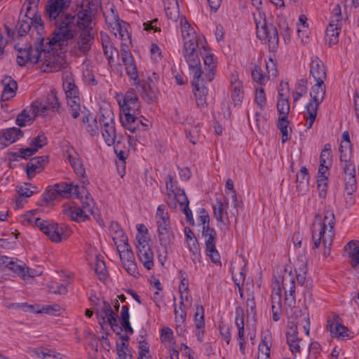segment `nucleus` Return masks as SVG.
Segmentation results:
<instances>
[{"label": "nucleus", "mask_w": 359, "mask_h": 359, "mask_svg": "<svg viewBox=\"0 0 359 359\" xmlns=\"http://www.w3.org/2000/svg\"><path fill=\"white\" fill-rule=\"evenodd\" d=\"M86 12L80 11L77 13V18L71 14L66 15L53 32L51 39L48 40L49 46H63L68 40L74 39L77 27L86 29L93 28L91 22L93 16Z\"/></svg>", "instance_id": "nucleus-1"}, {"label": "nucleus", "mask_w": 359, "mask_h": 359, "mask_svg": "<svg viewBox=\"0 0 359 359\" xmlns=\"http://www.w3.org/2000/svg\"><path fill=\"white\" fill-rule=\"evenodd\" d=\"M72 194L81 200L82 209H93L91 205H94L93 199L88 196L89 194L86 188L84 187H79L78 185L74 186L72 183L61 182L48 186L42 194V199L48 204L60 197H68Z\"/></svg>", "instance_id": "nucleus-2"}, {"label": "nucleus", "mask_w": 359, "mask_h": 359, "mask_svg": "<svg viewBox=\"0 0 359 359\" xmlns=\"http://www.w3.org/2000/svg\"><path fill=\"white\" fill-rule=\"evenodd\" d=\"M116 98L121 109L120 121L122 126L132 133L140 130L135 116L140 109V102L135 91H126L124 95L116 93Z\"/></svg>", "instance_id": "nucleus-3"}, {"label": "nucleus", "mask_w": 359, "mask_h": 359, "mask_svg": "<svg viewBox=\"0 0 359 359\" xmlns=\"http://www.w3.org/2000/svg\"><path fill=\"white\" fill-rule=\"evenodd\" d=\"M41 36L38 38L39 42L35 43L34 48L31 46L25 45V47L20 46L19 44L15 45V49L18 51L17 62L20 66H24L29 61L33 63H37L40 61L41 55L43 53L45 55L49 53L51 50L55 48L57 45L49 46L48 40Z\"/></svg>", "instance_id": "nucleus-4"}, {"label": "nucleus", "mask_w": 359, "mask_h": 359, "mask_svg": "<svg viewBox=\"0 0 359 359\" xmlns=\"http://www.w3.org/2000/svg\"><path fill=\"white\" fill-rule=\"evenodd\" d=\"M257 36L262 40L268 42L271 51H275L278 46L279 37L276 27L273 24H267L266 19L258 21L255 18Z\"/></svg>", "instance_id": "nucleus-5"}, {"label": "nucleus", "mask_w": 359, "mask_h": 359, "mask_svg": "<svg viewBox=\"0 0 359 359\" xmlns=\"http://www.w3.org/2000/svg\"><path fill=\"white\" fill-rule=\"evenodd\" d=\"M72 0H48L46 5L45 16L50 21H55L59 25L61 20L67 15L65 11L69 7Z\"/></svg>", "instance_id": "nucleus-6"}, {"label": "nucleus", "mask_w": 359, "mask_h": 359, "mask_svg": "<svg viewBox=\"0 0 359 359\" xmlns=\"http://www.w3.org/2000/svg\"><path fill=\"white\" fill-rule=\"evenodd\" d=\"M95 315L102 327L107 323L114 332H116L115 327H117L120 330V332H122V329L119 327L118 323V315L116 311L111 309V304L107 301L103 300L100 309L95 311Z\"/></svg>", "instance_id": "nucleus-7"}, {"label": "nucleus", "mask_w": 359, "mask_h": 359, "mask_svg": "<svg viewBox=\"0 0 359 359\" xmlns=\"http://www.w3.org/2000/svg\"><path fill=\"white\" fill-rule=\"evenodd\" d=\"M310 74L314 83L313 84L312 81H309L311 90H325L326 86L324 81L326 79L327 74L324 64L318 57H316L311 61Z\"/></svg>", "instance_id": "nucleus-8"}, {"label": "nucleus", "mask_w": 359, "mask_h": 359, "mask_svg": "<svg viewBox=\"0 0 359 359\" xmlns=\"http://www.w3.org/2000/svg\"><path fill=\"white\" fill-rule=\"evenodd\" d=\"M311 100L306 105L308 116L305 117V126L307 129H310L317 116V110L319 104L323 101L325 96V91H311Z\"/></svg>", "instance_id": "nucleus-9"}, {"label": "nucleus", "mask_w": 359, "mask_h": 359, "mask_svg": "<svg viewBox=\"0 0 359 359\" xmlns=\"http://www.w3.org/2000/svg\"><path fill=\"white\" fill-rule=\"evenodd\" d=\"M203 236L205 239L206 255L208 256L211 261L214 263H219L220 262V256L218 251L216 250V231L213 228L210 226L203 227Z\"/></svg>", "instance_id": "nucleus-10"}, {"label": "nucleus", "mask_w": 359, "mask_h": 359, "mask_svg": "<svg viewBox=\"0 0 359 359\" xmlns=\"http://www.w3.org/2000/svg\"><path fill=\"white\" fill-rule=\"evenodd\" d=\"M35 225L54 242H60L62 240V229L57 224L43 220L40 218L35 219Z\"/></svg>", "instance_id": "nucleus-11"}, {"label": "nucleus", "mask_w": 359, "mask_h": 359, "mask_svg": "<svg viewBox=\"0 0 359 359\" xmlns=\"http://www.w3.org/2000/svg\"><path fill=\"white\" fill-rule=\"evenodd\" d=\"M37 105L39 111V116H44L48 110L59 112L60 104L56 95L55 91H51L46 100H36L34 102Z\"/></svg>", "instance_id": "nucleus-12"}, {"label": "nucleus", "mask_w": 359, "mask_h": 359, "mask_svg": "<svg viewBox=\"0 0 359 359\" xmlns=\"http://www.w3.org/2000/svg\"><path fill=\"white\" fill-rule=\"evenodd\" d=\"M282 285L285 293V304L290 307H292L296 302L294 296L295 280L294 276L291 273L283 276Z\"/></svg>", "instance_id": "nucleus-13"}, {"label": "nucleus", "mask_w": 359, "mask_h": 359, "mask_svg": "<svg viewBox=\"0 0 359 359\" xmlns=\"http://www.w3.org/2000/svg\"><path fill=\"white\" fill-rule=\"evenodd\" d=\"M235 324L238 328L237 340L238 341L240 351L243 354H245L246 341L245 337L244 311L241 306H238L236 309Z\"/></svg>", "instance_id": "nucleus-14"}, {"label": "nucleus", "mask_w": 359, "mask_h": 359, "mask_svg": "<svg viewBox=\"0 0 359 359\" xmlns=\"http://www.w3.org/2000/svg\"><path fill=\"white\" fill-rule=\"evenodd\" d=\"M39 116V108L33 102L29 107H27L17 116L15 123L20 127H25L31 125L36 116Z\"/></svg>", "instance_id": "nucleus-15"}, {"label": "nucleus", "mask_w": 359, "mask_h": 359, "mask_svg": "<svg viewBox=\"0 0 359 359\" xmlns=\"http://www.w3.org/2000/svg\"><path fill=\"white\" fill-rule=\"evenodd\" d=\"M63 211L67 216L75 222L86 221L88 219L89 215L94 214L93 209L83 210L74 205H65Z\"/></svg>", "instance_id": "nucleus-16"}, {"label": "nucleus", "mask_w": 359, "mask_h": 359, "mask_svg": "<svg viewBox=\"0 0 359 359\" xmlns=\"http://www.w3.org/2000/svg\"><path fill=\"white\" fill-rule=\"evenodd\" d=\"M81 29V32L77 41L78 49L83 54L87 55L94 41V34L92 33L93 28Z\"/></svg>", "instance_id": "nucleus-17"}, {"label": "nucleus", "mask_w": 359, "mask_h": 359, "mask_svg": "<svg viewBox=\"0 0 359 359\" xmlns=\"http://www.w3.org/2000/svg\"><path fill=\"white\" fill-rule=\"evenodd\" d=\"M46 163H48V156H36L31 158L26 168L28 178L32 179L37 173L41 172Z\"/></svg>", "instance_id": "nucleus-18"}, {"label": "nucleus", "mask_w": 359, "mask_h": 359, "mask_svg": "<svg viewBox=\"0 0 359 359\" xmlns=\"http://www.w3.org/2000/svg\"><path fill=\"white\" fill-rule=\"evenodd\" d=\"M327 328L330 332L333 337L341 339L353 338V332L343 324L337 322H331L330 320H327Z\"/></svg>", "instance_id": "nucleus-19"}, {"label": "nucleus", "mask_w": 359, "mask_h": 359, "mask_svg": "<svg viewBox=\"0 0 359 359\" xmlns=\"http://www.w3.org/2000/svg\"><path fill=\"white\" fill-rule=\"evenodd\" d=\"M23 136V132L20 128H11L2 131L0 135V149L15 142Z\"/></svg>", "instance_id": "nucleus-20"}, {"label": "nucleus", "mask_w": 359, "mask_h": 359, "mask_svg": "<svg viewBox=\"0 0 359 359\" xmlns=\"http://www.w3.org/2000/svg\"><path fill=\"white\" fill-rule=\"evenodd\" d=\"M203 48V52H201V56L203 57L205 69L207 73L205 74L206 80L210 82L213 80L215 74L216 63L214 59V55L209 53L205 46Z\"/></svg>", "instance_id": "nucleus-21"}, {"label": "nucleus", "mask_w": 359, "mask_h": 359, "mask_svg": "<svg viewBox=\"0 0 359 359\" xmlns=\"http://www.w3.org/2000/svg\"><path fill=\"white\" fill-rule=\"evenodd\" d=\"M47 57V55H45ZM43 62V66L41 67L43 72H57L67 67V63L60 57L58 56H48Z\"/></svg>", "instance_id": "nucleus-22"}, {"label": "nucleus", "mask_w": 359, "mask_h": 359, "mask_svg": "<svg viewBox=\"0 0 359 359\" xmlns=\"http://www.w3.org/2000/svg\"><path fill=\"white\" fill-rule=\"evenodd\" d=\"M65 94L71 114L74 118H76L79 116L81 109L79 91H65Z\"/></svg>", "instance_id": "nucleus-23"}, {"label": "nucleus", "mask_w": 359, "mask_h": 359, "mask_svg": "<svg viewBox=\"0 0 359 359\" xmlns=\"http://www.w3.org/2000/svg\"><path fill=\"white\" fill-rule=\"evenodd\" d=\"M138 257L144 266L150 270L154 266V254L149 244L138 247Z\"/></svg>", "instance_id": "nucleus-24"}, {"label": "nucleus", "mask_w": 359, "mask_h": 359, "mask_svg": "<svg viewBox=\"0 0 359 359\" xmlns=\"http://www.w3.org/2000/svg\"><path fill=\"white\" fill-rule=\"evenodd\" d=\"M99 124L101 128L109 125H115L114 114L109 104H105L100 108L98 114Z\"/></svg>", "instance_id": "nucleus-25"}, {"label": "nucleus", "mask_w": 359, "mask_h": 359, "mask_svg": "<svg viewBox=\"0 0 359 359\" xmlns=\"http://www.w3.org/2000/svg\"><path fill=\"white\" fill-rule=\"evenodd\" d=\"M158 238L159 243L165 252L167 249L173 244L175 235L171 228L157 229Z\"/></svg>", "instance_id": "nucleus-26"}, {"label": "nucleus", "mask_w": 359, "mask_h": 359, "mask_svg": "<svg viewBox=\"0 0 359 359\" xmlns=\"http://www.w3.org/2000/svg\"><path fill=\"white\" fill-rule=\"evenodd\" d=\"M344 250L351 259V266L355 268L359 265V241H351L344 246Z\"/></svg>", "instance_id": "nucleus-27"}, {"label": "nucleus", "mask_w": 359, "mask_h": 359, "mask_svg": "<svg viewBox=\"0 0 359 359\" xmlns=\"http://www.w3.org/2000/svg\"><path fill=\"white\" fill-rule=\"evenodd\" d=\"M155 219L157 229L171 228L168 212L163 205L158 207Z\"/></svg>", "instance_id": "nucleus-28"}, {"label": "nucleus", "mask_w": 359, "mask_h": 359, "mask_svg": "<svg viewBox=\"0 0 359 359\" xmlns=\"http://www.w3.org/2000/svg\"><path fill=\"white\" fill-rule=\"evenodd\" d=\"M289 91L279 92V97L277 102V109L281 116L287 117L290 111Z\"/></svg>", "instance_id": "nucleus-29"}, {"label": "nucleus", "mask_w": 359, "mask_h": 359, "mask_svg": "<svg viewBox=\"0 0 359 359\" xmlns=\"http://www.w3.org/2000/svg\"><path fill=\"white\" fill-rule=\"evenodd\" d=\"M102 45L104 54L107 58L109 64H111L114 62L113 55H118V50L113 46L107 35H102Z\"/></svg>", "instance_id": "nucleus-30"}, {"label": "nucleus", "mask_w": 359, "mask_h": 359, "mask_svg": "<svg viewBox=\"0 0 359 359\" xmlns=\"http://www.w3.org/2000/svg\"><path fill=\"white\" fill-rule=\"evenodd\" d=\"M111 13L113 14V20L115 24V27H114V29L116 28L122 40H126V39H130V36L128 31L129 24L123 20H121L118 15L117 14H114L113 8H111Z\"/></svg>", "instance_id": "nucleus-31"}, {"label": "nucleus", "mask_w": 359, "mask_h": 359, "mask_svg": "<svg viewBox=\"0 0 359 359\" xmlns=\"http://www.w3.org/2000/svg\"><path fill=\"white\" fill-rule=\"evenodd\" d=\"M82 121L86 126V129L91 136H95L99 134V126L97 118L88 114L83 117Z\"/></svg>", "instance_id": "nucleus-32"}, {"label": "nucleus", "mask_w": 359, "mask_h": 359, "mask_svg": "<svg viewBox=\"0 0 359 359\" xmlns=\"http://www.w3.org/2000/svg\"><path fill=\"white\" fill-rule=\"evenodd\" d=\"M101 132L104 142L108 146H111L114 144L116 137L115 125H108L101 128Z\"/></svg>", "instance_id": "nucleus-33"}, {"label": "nucleus", "mask_w": 359, "mask_h": 359, "mask_svg": "<svg viewBox=\"0 0 359 359\" xmlns=\"http://www.w3.org/2000/svg\"><path fill=\"white\" fill-rule=\"evenodd\" d=\"M351 154H348L346 158L344 157V154H340L341 165L346 177L355 175V165L351 161Z\"/></svg>", "instance_id": "nucleus-34"}, {"label": "nucleus", "mask_w": 359, "mask_h": 359, "mask_svg": "<svg viewBox=\"0 0 359 359\" xmlns=\"http://www.w3.org/2000/svg\"><path fill=\"white\" fill-rule=\"evenodd\" d=\"M192 69L194 71L192 85L195 88V90L207 88V86H205V79L203 77V72L201 66L199 65Z\"/></svg>", "instance_id": "nucleus-35"}, {"label": "nucleus", "mask_w": 359, "mask_h": 359, "mask_svg": "<svg viewBox=\"0 0 359 359\" xmlns=\"http://www.w3.org/2000/svg\"><path fill=\"white\" fill-rule=\"evenodd\" d=\"M25 18H29V21L32 22V27H33L36 30L37 33L40 34L41 32L43 30L44 26L41 14L37 12V10L33 11V13H32L31 11L28 13V17Z\"/></svg>", "instance_id": "nucleus-36"}, {"label": "nucleus", "mask_w": 359, "mask_h": 359, "mask_svg": "<svg viewBox=\"0 0 359 359\" xmlns=\"http://www.w3.org/2000/svg\"><path fill=\"white\" fill-rule=\"evenodd\" d=\"M68 158L76 174L78 176H81L82 178H86L85 168L83 166L81 160L79 158L73 156L71 154L68 155Z\"/></svg>", "instance_id": "nucleus-37"}, {"label": "nucleus", "mask_w": 359, "mask_h": 359, "mask_svg": "<svg viewBox=\"0 0 359 359\" xmlns=\"http://www.w3.org/2000/svg\"><path fill=\"white\" fill-rule=\"evenodd\" d=\"M309 176L306 167H302L297 174V188L302 191L308 187Z\"/></svg>", "instance_id": "nucleus-38"}, {"label": "nucleus", "mask_w": 359, "mask_h": 359, "mask_svg": "<svg viewBox=\"0 0 359 359\" xmlns=\"http://www.w3.org/2000/svg\"><path fill=\"white\" fill-rule=\"evenodd\" d=\"M187 243L190 252L191 253V259L194 263L201 262V249L197 239H192Z\"/></svg>", "instance_id": "nucleus-39"}, {"label": "nucleus", "mask_w": 359, "mask_h": 359, "mask_svg": "<svg viewBox=\"0 0 359 359\" xmlns=\"http://www.w3.org/2000/svg\"><path fill=\"white\" fill-rule=\"evenodd\" d=\"M342 142H341L339 151L340 154H344V157H347L348 154H351V144L350 136L348 131H344L342 133Z\"/></svg>", "instance_id": "nucleus-40"}, {"label": "nucleus", "mask_w": 359, "mask_h": 359, "mask_svg": "<svg viewBox=\"0 0 359 359\" xmlns=\"http://www.w3.org/2000/svg\"><path fill=\"white\" fill-rule=\"evenodd\" d=\"M95 272L97 274L100 280H104L107 278L105 262L100 259V255H98L95 256Z\"/></svg>", "instance_id": "nucleus-41"}, {"label": "nucleus", "mask_w": 359, "mask_h": 359, "mask_svg": "<svg viewBox=\"0 0 359 359\" xmlns=\"http://www.w3.org/2000/svg\"><path fill=\"white\" fill-rule=\"evenodd\" d=\"M112 238L117 250L129 247L128 237L123 231H117L116 234L112 236Z\"/></svg>", "instance_id": "nucleus-42"}, {"label": "nucleus", "mask_w": 359, "mask_h": 359, "mask_svg": "<svg viewBox=\"0 0 359 359\" xmlns=\"http://www.w3.org/2000/svg\"><path fill=\"white\" fill-rule=\"evenodd\" d=\"M34 355L43 359H59L60 354L49 349H34Z\"/></svg>", "instance_id": "nucleus-43"}, {"label": "nucleus", "mask_w": 359, "mask_h": 359, "mask_svg": "<svg viewBox=\"0 0 359 359\" xmlns=\"http://www.w3.org/2000/svg\"><path fill=\"white\" fill-rule=\"evenodd\" d=\"M177 201L180 205L183 208L184 206H189V200L188 198L183 189H176V192L172 196L171 201Z\"/></svg>", "instance_id": "nucleus-44"}, {"label": "nucleus", "mask_w": 359, "mask_h": 359, "mask_svg": "<svg viewBox=\"0 0 359 359\" xmlns=\"http://www.w3.org/2000/svg\"><path fill=\"white\" fill-rule=\"evenodd\" d=\"M289 124V121L287 120V117L281 116L278 119V128L280 129L282 133V143L285 142L289 140L288 137V132H287V126Z\"/></svg>", "instance_id": "nucleus-45"}, {"label": "nucleus", "mask_w": 359, "mask_h": 359, "mask_svg": "<svg viewBox=\"0 0 359 359\" xmlns=\"http://www.w3.org/2000/svg\"><path fill=\"white\" fill-rule=\"evenodd\" d=\"M194 322L197 329H203L205 326L204 309L201 305L196 306Z\"/></svg>", "instance_id": "nucleus-46"}, {"label": "nucleus", "mask_w": 359, "mask_h": 359, "mask_svg": "<svg viewBox=\"0 0 359 359\" xmlns=\"http://www.w3.org/2000/svg\"><path fill=\"white\" fill-rule=\"evenodd\" d=\"M330 227L329 234L333 233L332 230L335 224L334 214L332 210L325 209L324 211L323 223Z\"/></svg>", "instance_id": "nucleus-47"}, {"label": "nucleus", "mask_w": 359, "mask_h": 359, "mask_svg": "<svg viewBox=\"0 0 359 359\" xmlns=\"http://www.w3.org/2000/svg\"><path fill=\"white\" fill-rule=\"evenodd\" d=\"M173 177L172 175H168L167 176L166 180V189L168 191V199H167V203L168 205L172 208H175L177 205L175 202H170V200L172 198V196L176 192V190L173 189V184H172Z\"/></svg>", "instance_id": "nucleus-48"}, {"label": "nucleus", "mask_w": 359, "mask_h": 359, "mask_svg": "<svg viewBox=\"0 0 359 359\" xmlns=\"http://www.w3.org/2000/svg\"><path fill=\"white\" fill-rule=\"evenodd\" d=\"M32 23L29 18L19 20L16 26L18 35L20 36L25 35L31 29Z\"/></svg>", "instance_id": "nucleus-49"}, {"label": "nucleus", "mask_w": 359, "mask_h": 359, "mask_svg": "<svg viewBox=\"0 0 359 359\" xmlns=\"http://www.w3.org/2000/svg\"><path fill=\"white\" fill-rule=\"evenodd\" d=\"M332 151L330 144H326L323 149L320 156V165H330L331 164Z\"/></svg>", "instance_id": "nucleus-50"}, {"label": "nucleus", "mask_w": 359, "mask_h": 359, "mask_svg": "<svg viewBox=\"0 0 359 359\" xmlns=\"http://www.w3.org/2000/svg\"><path fill=\"white\" fill-rule=\"evenodd\" d=\"M299 321L292 322V325L290 327L291 332H287V343L291 344L294 343L295 341H301V339L298 337L297 326L300 325Z\"/></svg>", "instance_id": "nucleus-51"}, {"label": "nucleus", "mask_w": 359, "mask_h": 359, "mask_svg": "<svg viewBox=\"0 0 359 359\" xmlns=\"http://www.w3.org/2000/svg\"><path fill=\"white\" fill-rule=\"evenodd\" d=\"M252 77L254 81L261 86L265 85L268 81V77L262 73L261 68L258 66H255V69L252 71Z\"/></svg>", "instance_id": "nucleus-52"}, {"label": "nucleus", "mask_w": 359, "mask_h": 359, "mask_svg": "<svg viewBox=\"0 0 359 359\" xmlns=\"http://www.w3.org/2000/svg\"><path fill=\"white\" fill-rule=\"evenodd\" d=\"M48 143L47 137L43 132H41L36 137L33 138L30 142V146L38 151Z\"/></svg>", "instance_id": "nucleus-53"}, {"label": "nucleus", "mask_w": 359, "mask_h": 359, "mask_svg": "<svg viewBox=\"0 0 359 359\" xmlns=\"http://www.w3.org/2000/svg\"><path fill=\"white\" fill-rule=\"evenodd\" d=\"M339 32L340 30L333 28V25H329L327 26L326 36L329 38L328 42L330 46L337 43Z\"/></svg>", "instance_id": "nucleus-54"}, {"label": "nucleus", "mask_w": 359, "mask_h": 359, "mask_svg": "<svg viewBox=\"0 0 359 359\" xmlns=\"http://www.w3.org/2000/svg\"><path fill=\"white\" fill-rule=\"evenodd\" d=\"M117 250L119 253L122 264L127 262H131L132 260L135 259L133 252L130 248H123Z\"/></svg>", "instance_id": "nucleus-55"}, {"label": "nucleus", "mask_w": 359, "mask_h": 359, "mask_svg": "<svg viewBox=\"0 0 359 359\" xmlns=\"http://www.w3.org/2000/svg\"><path fill=\"white\" fill-rule=\"evenodd\" d=\"M317 187L319 197L325 199L327 191V177L318 178Z\"/></svg>", "instance_id": "nucleus-56"}, {"label": "nucleus", "mask_w": 359, "mask_h": 359, "mask_svg": "<svg viewBox=\"0 0 359 359\" xmlns=\"http://www.w3.org/2000/svg\"><path fill=\"white\" fill-rule=\"evenodd\" d=\"M212 208L216 219L218 222H222L224 215V204L222 203L221 199L217 198L216 203L212 205Z\"/></svg>", "instance_id": "nucleus-57"}, {"label": "nucleus", "mask_w": 359, "mask_h": 359, "mask_svg": "<svg viewBox=\"0 0 359 359\" xmlns=\"http://www.w3.org/2000/svg\"><path fill=\"white\" fill-rule=\"evenodd\" d=\"M355 175H351L345 178V189L348 194L351 195L357 189Z\"/></svg>", "instance_id": "nucleus-58"}, {"label": "nucleus", "mask_w": 359, "mask_h": 359, "mask_svg": "<svg viewBox=\"0 0 359 359\" xmlns=\"http://www.w3.org/2000/svg\"><path fill=\"white\" fill-rule=\"evenodd\" d=\"M124 65H126V69L128 75L131 79L135 81V83H136L138 78V73L133 60H132V62L124 63Z\"/></svg>", "instance_id": "nucleus-59"}, {"label": "nucleus", "mask_w": 359, "mask_h": 359, "mask_svg": "<svg viewBox=\"0 0 359 359\" xmlns=\"http://www.w3.org/2000/svg\"><path fill=\"white\" fill-rule=\"evenodd\" d=\"M183 37H184V50H189V49H192V48H198V40L196 39V36L194 35V32H192L191 37L189 38V39H187L185 34H183Z\"/></svg>", "instance_id": "nucleus-60"}, {"label": "nucleus", "mask_w": 359, "mask_h": 359, "mask_svg": "<svg viewBox=\"0 0 359 359\" xmlns=\"http://www.w3.org/2000/svg\"><path fill=\"white\" fill-rule=\"evenodd\" d=\"M280 290L278 289V292L271 296L272 312L281 311V297L280 294Z\"/></svg>", "instance_id": "nucleus-61"}, {"label": "nucleus", "mask_w": 359, "mask_h": 359, "mask_svg": "<svg viewBox=\"0 0 359 359\" xmlns=\"http://www.w3.org/2000/svg\"><path fill=\"white\" fill-rule=\"evenodd\" d=\"M147 83L149 90L160 88L161 80L159 75L154 72L151 76H148Z\"/></svg>", "instance_id": "nucleus-62"}, {"label": "nucleus", "mask_w": 359, "mask_h": 359, "mask_svg": "<svg viewBox=\"0 0 359 359\" xmlns=\"http://www.w3.org/2000/svg\"><path fill=\"white\" fill-rule=\"evenodd\" d=\"M1 85L3 86V90H17L18 88L17 82L9 76H5L1 80Z\"/></svg>", "instance_id": "nucleus-63"}, {"label": "nucleus", "mask_w": 359, "mask_h": 359, "mask_svg": "<svg viewBox=\"0 0 359 359\" xmlns=\"http://www.w3.org/2000/svg\"><path fill=\"white\" fill-rule=\"evenodd\" d=\"M295 271L297 274V283L303 285L306 280V264L303 263L298 269H295Z\"/></svg>", "instance_id": "nucleus-64"}]
</instances>
